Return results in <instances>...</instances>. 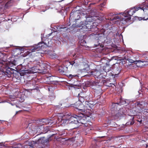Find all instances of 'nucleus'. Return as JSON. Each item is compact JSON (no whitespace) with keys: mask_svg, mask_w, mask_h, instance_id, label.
Wrapping results in <instances>:
<instances>
[{"mask_svg":"<svg viewBox=\"0 0 148 148\" xmlns=\"http://www.w3.org/2000/svg\"><path fill=\"white\" fill-rule=\"evenodd\" d=\"M92 16H89V17H86L85 22L81 21L80 23V25L78 26L80 27L82 26V28L87 29L88 30L92 32L94 31L95 30H97L98 28L96 25H94V24H96V23H92Z\"/></svg>","mask_w":148,"mask_h":148,"instance_id":"1","label":"nucleus"},{"mask_svg":"<svg viewBox=\"0 0 148 148\" xmlns=\"http://www.w3.org/2000/svg\"><path fill=\"white\" fill-rule=\"evenodd\" d=\"M78 96L79 97V101L76 102L75 103V105L76 106V109L78 111H81L82 112H84L85 110L83 108L84 106V102H85L86 104L88 105V103H89L86 100H85V101H84L85 99L84 98L86 97H80V96L79 95V94H78Z\"/></svg>","mask_w":148,"mask_h":148,"instance_id":"2","label":"nucleus"},{"mask_svg":"<svg viewBox=\"0 0 148 148\" xmlns=\"http://www.w3.org/2000/svg\"><path fill=\"white\" fill-rule=\"evenodd\" d=\"M38 123L39 125L36 128V132H37L41 134L44 132L43 131L45 129L44 127L42 126V125L45 124L51 125L53 123V121L50 120L43 119L38 121Z\"/></svg>","mask_w":148,"mask_h":148,"instance_id":"3","label":"nucleus"},{"mask_svg":"<svg viewBox=\"0 0 148 148\" xmlns=\"http://www.w3.org/2000/svg\"><path fill=\"white\" fill-rule=\"evenodd\" d=\"M75 116L77 117V119L73 117L71 118V119H73L74 120L75 124H77L79 123L85 124L86 123V118L84 116V115L83 113H81L78 115H75Z\"/></svg>","mask_w":148,"mask_h":148,"instance_id":"4","label":"nucleus"},{"mask_svg":"<svg viewBox=\"0 0 148 148\" xmlns=\"http://www.w3.org/2000/svg\"><path fill=\"white\" fill-rule=\"evenodd\" d=\"M48 44H47L46 42H40L38 45H35L34 46V48L31 50V52H33L38 51V50L42 49L45 46L49 47V42H48Z\"/></svg>","mask_w":148,"mask_h":148,"instance_id":"5","label":"nucleus"},{"mask_svg":"<svg viewBox=\"0 0 148 148\" xmlns=\"http://www.w3.org/2000/svg\"><path fill=\"white\" fill-rule=\"evenodd\" d=\"M136 11L134 10V9L132 8H131L129 10H126L123 13H119V14L122 15V16H125V17H127V20H130L131 19V16Z\"/></svg>","mask_w":148,"mask_h":148,"instance_id":"6","label":"nucleus"},{"mask_svg":"<svg viewBox=\"0 0 148 148\" xmlns=\"http://www.w3.org/2000/svg\"><path fill=\"white\" fill-rule=\"evenodd\" d=\"M75 115H74V116H71L69 115H65L63 118V119L64 121V122L65 123L75 124L74 120L73 119H71V118L73 117L77 118V117Z\"/></svg>","mask_w":148,"mask_h":148,"instance_id":"7","label":"nucleus"},{"mask_svg":"<svg viewBox=\"0 0 148 148\" xmlns=\"http://www.w3.org/2000/svg\"><path fill=\"white\" fill-rule=\"evenodd\" d=\"M123 18H121L118 16H115L112 18H109L108 19L109 20L112 21L114 20L119 19L120 21V23H121L124 25L129 20H127V17H125V16Z\"/></svg>","mask_w":148,"mask_h":148,"instance_id":"8","label":"nucleus"},{"mask_svg":"<svg viewBox=\"0 0 148 148\" xmlns=\"http://www.w3.org/2000/svg\"><path fill=\"white\" fill-rule=\"evenodd\" d=\"M94 37L95 38L96 40L98 43V45H98L100 44L103 43L105 41V38L104 37L103 34H96L95 35Z\"/></svg>","mask_w":148,"mask_h":148,"instance_id":"9","label":"nucleus"},{"mask_svg":"<svg viewBox=\"0 0 148 148\" xmlns=\"http://www.w3.org/2000/svg\"><path fill=\"white\" fill-rule=\"evenodd\" d=\"M142 5H143V7H141L142 6L140 4L138 6H136L133 7V8L134 9V10L136 11V12L140 9H141L142 10H143L144 12L147 10V8H148V4L146 5L144 3H143Z\"/></svg>","mask_w":148,"mask_h":148,"instance_id":"10","label":"nucleus"},{"mask_svg":"<svg viewBox=\"0 0 148 148\" xmlns=\"http://www.w3.org/2000/svg\"><path fill=\"white\" fill-rule=\"evenodd\" d=\"M134 62L138 66L140 67L148 64V60L146 61L138 60L134 61Z\"/></svg>","mask_w":148,"mask_h":148,"instance_id":"11","label":"nucleus"},{"mask_svg":"<svg viewBox=\"0 0 148 148\" xmlns=\"http://www.w3.org/2000/svg\"><path fill=\"white\" fill-rule=\"evenodd\" d=\"M80 18V16L79 14H77L76 12H72L70 14V19L73 18L75 20H78Z\"/></svg>","mask_w":148,"mask_h":148,"instance_id":"12","label":"nucleus"},{"mask_svg":"<svg viewBox=\"0 0 148 148\" xmlns=\"http://www.w3.org/2000/svg\"><path fill=\"white\" fill-rule=\"evenodd\" d=\"M49 141V139L48 138L46 140L44 139V137H41L39 138L38 141V142L39 144H43L45 143H48Z\"/></svg>","mask_w":148,"mask_h":148,"instance_id":"13","label":"nucleus"},{"mask_svg":"<svg viewBox=\"0 0 148 148\" xmlns=\"http://www.w3.org/2000/svg\"><path fill=\"white\" fill-rule=\"evenodd\" d=\"M111 66L110 65L106 64L105 66L103 67V70L106 73V75L107 74V73L109 72L111 69Z\"/></svg>","mask_w":148,"mask_h":148,"instance_id":"14","label":"nucleus"},{"mask_svg":"<svg viewBox=\"0 0 148 148\" xmlns=\"http://www.w3.org/2000/svg\"><path fill=\"white\" fill-rule=\"evenodd\" d=\"M49 6H50V5H49V6L47 5L46 6H45L43 5H41L40 7V10L41 11L45 12L47 10L50 8V7H49Z\"/></svg>","mask_w":148,"mask_h":148,"instance_id":"15","label":"nucleus"},{"mask_svg":"<svg viewBox=\"0 0 148 148\" xmlns=\"http://www.w3.org/2000/svg\"><path fill=\"white\" fill-rule=\"evenodd\" d=\"M69 63L70 65H71L72 66H77L78 65L79 63L77 61V59H75V60L72 61L71 62H69Z\"/></svg>","mask_w":148,"mask_h":148,"instance_id":"16","label":"nucleus"},{"mask_svg":"<svg viewBox=\"0 0 148 148\" xmlns=\"http://www.w3.org/2000/svg\"><path fill=\"white\" fill-rule=\"evenodd\" d=\"M66 27H63V26L62 25H60L55 26L54 29H55L56 31H61V29H64Z\"/></svg>","mask_w":148,"mask_h":148,"instance_id":"17","label":"nucleus"},{"mask_svg":"<svg viewBox=\"0 0 148 148\" xmlns=\"http://www.w3.org/2000/svg\"><path fill=\"white\" fill-rule=\"evenodd\" d=\"M103 29L105 30H111L112 28V26L109 24H106L103 27Z\"/></svg>","mask_w":148,"mask_h":148,"instance_id":"18","label":"nucleus"},{"mask_svg":"<svg viewBox=\"0 0 148 148\" xmlns=\"http://www.w3.org/2000/svg\"><path fill=\"white\" fill-rule=\"evenodd\" d=\"M91 74L94 76H99L100 75L99 71L97 70H95L91 72Z\"/></svg>","mask_w":148,"mask_h":148,"instance_id":"19","label":"nucleus"},{"mask_svg":"<svg viewBox=\"0 0 148 148\" xmlns=\"http://www.w3.org/2000/svg\"><path fill=\"white\" fill-rule=\"evenodd\" d=\"M36 62H37V65H39V66H41V67H44V66H45V65L43 62L41 61L40 60V62H36L34 61V63H35Z\"/></svg>","mask_w":148,"mask_h":148,"instance_id":"20","label":"nucleus"},{"mask_svg":"<svg viewBox=\"0 0 148 148\" xmlns=\"http://www.w3.org/2000/svg\"><path fill=\"white\" fill-rule=\"evenodd\" d=\"M127 103V102L126 100L125 99H120V101H119V103H117V104H119L120 105H124L126 104Z\"/></svg>","mask_w":148,"mask_h":148,"instance_id":"21","label":"nucleus"},{"mask_svg":"<svg viewBox=\"0 0 148 148\" xmlns=\"http://www.w3.org/2000/svg\"><path fill=\"white\" fill-rule=\"evenodd\" d=\"M79 77V75H72L71 74H70L69 75V77L70 79H71L72 78H76L78 77Z\"/></svg>","mask_w":148,"mask_h":148,"instance_id":"22","label":"nucleus"},{"mask_svg":"<svg viewBox=\"0 0 148 148\" xmlns=\"http://www.w3.org/2000/svg\"><path fill=\"white\" fill-rule=\"evenodd\" d=\"M134 123V118H132V119L131 120H130V121L129 122H127L126 123V124L127 125H129L130 124L131 125H132Z\"/></svg>","mask_w":148,"mask_h":148,"instance_id":"23","label":"nucleus"},{"mask_svg":"<svg viewBox=\"0 0 148 148\" xmlns=\"http://www.w3.org/2000/svg\"><path fill=\"white\" fill-rule=\"evenodd\" d=\"M50 57L52 58H55L56 57V54L55 53L53 54H51L50 55Z\"/></svg>","mask_w":148,"mask_h":148,"instance_id":"24","label":"nucleus"},{"mask_svg":"<svg viewBox=\"0 0 148 148\" xmlns=\"http://www.w3.org/2000/svg\"><path fill=\"white\" fill-rule=\"evenodd\" d=\"M10 99L12 101H14V99H15L16 98V97L14 96L11 95L10 97Z\"/></svg>","mask_w":148,"mask_h":148,"instance_id":"25","label":"nucleus"},{"mask_svg":"<svg viewBox=\"0 0 148 148\" xmlns=\"http://www.w3.org/2000/svg\"><path fill=\"white\" fill-rule=\"evenodd\" d=\"M35 54L36 56H42V54L41 53L39 52H37Z\"/></svg>","mask_w":148,"mask_h":148,"instance_id":"26","label":"nucleus"},{"mask_svg":"<svg viewBox=\"0 0 148 148\" xmlns=\"http://www.w3.org/2000/svg\"><path fill=\"white\" fill-rule=\"evenodd\" d=\"M68 142H72V143H73L74 142V140H73L72 139H70L68 140L67 141Z\"/></svg>","mask_w":148,"mask_h":148,"instance_id":"27","label":"nucleus"},{"mask_svg":"<svg viewBox=\"0 0 148 148\" xmlns=\"http://www.w3.org/2000/svg\"><path fill=\"white\" fill-rule=\"evenodd\" d=\"M10 1H8L7 2L5 5V6L8 7L9 6H10V5H9V4L10 3Z\"/></svg>","mask_w":148,"mask_h":148,"instance_id":"28","label":"nucleus"},{"mask_svg":"<svg viewBox=\"0 0 148 148\" xmlns=\"http://www.w3.org/2000/svg\"><path fill=\"white\" fill-rule=\"evenodd\" d=\"M106 3L105 2H104L103 3L101 4V5L102 7H103V6H104L105 5Z\"/></svg>","mask_w":148,"mask_h":148,"instance_id":"29","label":"nucleus"},{"mask_svg":"<svg viewBox=\"0 0 148 148\" xmlns=\"http://www.w3.org/2000/svg\"><path fill=\"white\" fill-rule=\"evenodd\" d=\"M59 72L61 73H63L64 72V71L63 70H60V69H59Z\"/></svg>","mask_w":148,"mask_h":148,"instance_id":"30","label":"nucleus"},{"mask_svg":"<svg viewBox=\"0 0 148 148\" xmlns=\"http://www.w3.org/2000/svg\"><path fill=\"white\" fill-rule=\"evenodd\" d=\"M112 85H113V84H112V83H110L109 84V85H107V86H109V87H110V86H112Z\"/></svg>","mask_w":148,"mask_h":148,"instance_id":"31","label":"nucleus"},{"mask_svg":"<svg viewBox=\"0 0 148 148\" xmlns=\"http://www.w3.org/2000/svg\"><path fill=\"white\" fill-rule=\"evenodd\" d=\"M113 14L112 13H110L109 14V16L110 17H112L113 16Z\"/></svg>","mask_w":148,"mask_h":148,"instance_id":"32","label":"nucleus"},{"mask_svg":"<svg viewBox=\"0 0 148 148\" xmlns=\"http://www.w3.org/2000/svg\"><path fill=\"white\" fill-rule=\"evenodd\" d=\"M21 71H24V73H27V70H21ZM27 72H29V71Z\"/></svg>","mask_w":148,"mask_h":148,"instance_id":"33","label":"nucleus"},{"mask_svg":"<svg viewBox=\"0 0 148 148\" xmlns=\"http://www.w3.org/2000/svg\"><path fill=\"white\" fill-rule=\"evenodd\" d=\"M24 100V99H21L19 101H20L21 102H22Z\"/></svg>","mask_w":148,"mask_h":148,"instance_id":"34","label":"nucleus"},{"mask_svg":"<svg viewBox=\"0 0 148 148\" xmlns=\"http://www.w3.org/2000/svg\"><path fill=\"white\" fill-rule=\"evenodd\" d=\"M2 62H1L0 61V68H1V67L2 66Z\"/></svg>","mask_w":148,"mask_h":148,"instance_id":"35","label":"nucleus"},{"mask_svg":"<svg viewBox=\"0 0 148 148\" xmlns=\"http://www.w3.org/2000/svg\"><path fill=\"white\" fill-rule=\"evenodd\" d=\"M28 148H33V147L32 146L29 145H28Z\"/></svg>","mask_w":148,"mask_h":148,"instance_id":"36","label":"nucleus"},{"mask_svg":"<svg viewBox=\"0 0 148 148\" xmlns=\"http://www.w3.org/2000/svg\"><path fill=\"white\" fill-rule=\"evenodd\" d=\"M2 103H5V102H8H8L6 101H2Z\"/></svg>","mask_w":148,"mask_h":148,"instance_id":"37","label":"nucleus"},{"mask_svg":"<svg viewBox=\"0 0 148 148\" xmlns=\"http://www.w3.org/2000/svg\"><path fill=\"white\" fill-rule=\"evenodd\" d=\"M146 90L148 91V86L147 87V88H145Z\"/></svg>","mask_w":148,"mask_h":148,"instance_id":"38","label":"nucleus"},{"mask_svg":"<svg viewBox=\"0 0 148 148\" xmlns=\"http://www.w3.org/2000/svg\"><path fill=\"white\" fill-rule=\"evenodd\" d=\"M32 73H36V72H37L38 71H32Z\"/></svg>","mask_w":148,"mask_h":148,"instance_id":"39","label":"nucleus"},{"mask_svg":"<svg viewBox=\"0 0 148 148\" xmlns=\"http://www.w3.org/2000/svg\"><path fill=\"white\" fill-rule=\"evenodd\" d=\"M9 103L12 106H14V104H13L12 103Z\"/></svg>","mask_w":148,"mask_h":148,"instance_id":"40","label":"nucleus"},{"mask_svg":"<svg viewBox=\"0 0 148 148\" xmlns=\"http://www.w3.org/2000/svg\"><path fill=\"white\" fill-rule=\"evenodd\" d=\"M140 91H138V93H139V96H140Z\"/></svg>","mask_w":148,"mask_h":148,"instance_id":"41","label":"nucleus"},{"mask_svg":"<svg viewBox=\"0 0 148 148\" xmlns=\"http://www.w3.org/2000/svg\"><path fill=\"white\" fill-rule=\"evenodd\" d=\"M20 111H21V110H20V111H17V112H16V114H17V113H18V112H20Z\"/></svg>","mask_w":148,"mask_h":148,"instance_id":"42","label":"nucleus"},{"mask_svg":"<svg viewBox=\"0 0 148 148\" xmlns=\"http://www.w3.org/2000/svg\"><path fill=\"white\" fill-rule=\"evenodd\" d=\"M147 19H148V18H146V19H143V20H146Z\"/></svg>","mask_w":148,"mask_h":148,"instance_id":"43","label":"nucleus"},{"mask_svg":"<svg viewBox=\"0 0 148 148\" xmlns=\"http://www.w3.org/2000/svg\"><path fill=\"white\" fill-rule=\"evenodd\" d=\"M138 121H139L140 122H142V120H140V121H139L138 120Z\"/></svg>","mask_w":148,"mask_h":148,"instance_id":"44","label":"nucleus"},{"mask_svg":"<svg viewBox=\"0 0 148 148\" xmlns=\"http://www.w3.org/2000/svg\"><path fill=\"white\" fill-rule=\"evenodd\" d=\"M146 147H148V145H146Z\"/></svg>","mask_w":148,"mask_h":148,"instance_id":"45","label":"nucleus"},{"mask_svg":"<svg viewBox=\"0 0 148 148\" xmlns=\"http://www.w3.org/2000/svg\"><path fill=\"white\" fill-rule=\"evenodd\" d=\"M102 46H103V45H100V46L101 47H102Z\"/></svg>","mask_w":148,"mask_h":148,"instance_id":"46","label":"nucleus"},{"mask_svg":"<svg viewBox=\"0 0 148 148\" xmlns=\"http://www.w3.org/2000/svg\"><path fill=\"white\" fill-rule=\"evenodd\" d=\"M22 48L21 49H20V50H21V51H22V50H22Z\"/></svg>","mask_w":148,"mask_h":148,"instance_id":"47","label":"nucleus"},{"mask_svg":"<svg viewBox=\"0 0 148 148\" xmlns=\"http://www.w3.org/2000/svg\"><path fill=\"white\" fill-rule=\"evenodd\" d=\"M63 134H60V135L61 136H62Z\"/></svg>","mask_w":148,"mask_h":148,"instance_id":"48","label":"nucleus"},{"mask_svg":"<svg viewBox=\"0 0 148 148\" xmlns=\"http://www.w3.org/2000/svg\"><path fill=\"white\" fill-rule=\"evenodd\" d=\"M16 106L17 107H18V106H17V105H16Z\"/></svg>","mask_w":148,"mask_h":148,"instance_id":"49","label":"nucleus"},{"mask_svg":"<svg viewBox=\"0 0 148 148\" xmlns=\"http://www.w3.org/2000/svg\"><path fill=\"white\" fill-rule=\"evenodd\" d=\"M115 104H113L112 105V106H114V105Z\"/></svg>","mask_w":148,"mask_h":148,"instance_id":"50","label":"nucleus"},{"mask_svg":"<svg viewBox=\"0 0 148 148\" xmlns=\"http://www.w3.org/2000/svg\"><path fill=\"white\" fill-rule=\"evenodd\" d=\"M75 55H76V54H75V55H74V56H75Z\"/></svg>","mask_w":148,"mask_h":148,"instance_id":"51","label":"nucleus"},{"mask_svg":"<svg viewBox=\"0 0 148 148\" xmlns=\"http://www.w3.org/2000/svg\"><path fill=\"white\" fill-rule=\"evenodd\" d=\"M147 0V1H148V0Z\"/></svg>","mask_w":148,"mask_h":148,"instance_id":"52","label":"nucleus"}]
</instances>
